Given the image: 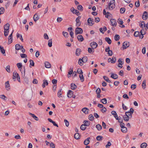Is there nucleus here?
Listing matches in <instances>:
<instances>
[{
	"label": "nucleus",
	"mask_w": 148,
	"mask_h": 148,
	"mask_svg": "<svg viewBox=\"0 0 148 148\" xmlns=\"http://www.w3.org/2000/svg\"><path fill=\"white\" fill-rule=\"evenodd\" d=\"M115 7V1L114 0H111L110 2L108 4V8L106 9H108L109 10H112Z\"/></svg>",
	"instance_id": "obj_1"
},
{
	"label": "nucleus",
	"mask_w": 148,
	"mask_h": 148,
	"mask_svg": "<svg viewBox=\"0 0 148 148\" xmlns=\"http://www.w3.org/2000/svg\"><path fill=\"white\" fill-rule=\"evenodd\" d=\"M83 32L82 29L80 28L77 27L75 30V34L77 35L78 34H81Z\"/></svg>",
	"instance_id": "obj_2"
},
{
	"label": "nucleus",
	"mask_w": 148,
	"mask_h": 148,
	"mask_svg": "<svg viewBox=\"0 0 148 148\" xmlns=\"http://www.w3.org/2000/svg\"><path fill=\"white\" fill-rule=\"evenodd\" d=\"M81 18V16H79L76 19V26L77 27L80 26L81 23L80 21V19Z\"/></svg>",
	"instance_id": "obj_3"
},
{
	"label": "nucleus",
	"mask_w": 148,
	"mask_h": 148,
	"mask_svg": "<svg viewBox=\"0 0 148 148\" xmlns=\"http://www.w3.org/2000/svg\"><path fill=\"white\" fill-rule=\"evenodd\" d=\"M129 46L130 44L129 42H125L123 43L122 48L123 49H125L128 47Z\"/></svg>",
	"instance_id": "obj_4"
},
{
	"label": "nucleus",
	"mask_w": 148,
	"mask_h": 148,
	"mask_svg": "<svg viewBox=\"0 0 148 148\" xmlns=\"http://www.w3.org/2000/svg\"><path fill=\"white\" fill-rule=\"evenodd\" d=\"M130 113L129 112H125V115L124 116H123V119L124 120L126 121H129V117L128 115L127 114Z\"/></svg>",
	"instance_id": "obj_5"
},
{
	"label": "nucleus",
	"mask_w": 148,
	"mask_h": 148,
	"mask_svg": "<svg viewBox=\"0 0 148 148\" xmlns=\"http://www.w3.org/2000/svg\"><path fill=\"white\" fill-rule=\"evenodd\" d=\"M88 22L90 26H92L94 23L93 20L91 18H89L88 19Z\"/></svg>",
	"instance_id": "obj_6"
},
{
	"label": "nucleus",
	"mask_w": 148,
	"mask_h": 148,
	"mask_svg": "<svg viewBox=\"0 0 148 148\" xmlns=\"http://www.w3.org/2000/svg\"><path fill=\"white\" fill-rule=\"evenodd\" d=\"M5 86L6 89L7 90H9L10 89V86L8 81H7L5 82Z\"/></svg>",
	"instance_id": "obj_7"
},
{
	"label": "nucleus",
	"mask_w": 148,
	"mask_h": 148,
	"mask_svg": "<svg viewBox=\"0 0 148 148\" xmlns=\"http://www.w3.org/2000/svg\"><path fill=\"white\" fill-rule=\"evenodd\" d=\"M148 18V14L147 12L146 11L144 12L142 16V18L144 20H146Z\"/></svg>",
	"instance_id": "obj_8"
},
{
	"label": "nucleus",
	"mask_w": 148,
	"mask_h": 148,
	"mask_svg": "<svg viewBox=\"0 0 148 148\" xmlns=\"http://www.w3.org/2000/svg\"><path fill=\"white\" fill-rule=\"evenodd\" d=\"M112 25L113 26H116V22L115 19H111L110 20Z\"/></svg>",
	"instance_id": "obj_9"
},
{
	"label": "nucleus",
	"mask_w": 148,
	"mask_h": 148,
	"mask_svg": "<svg viewBox=\"0 0 148 148\" xmlns=\"http://www.w3.org/2000/svg\"><path fill=\"white\" fill-rule=\"evenodd\" d=\"M73 92L71 90H69L67 92V96L68 97L71 98L73 96Z\"/></svg>",
	"instance_id": "obj_10"
},
{
	"label": "nucleus",
	"mask_w": 148,
	"mask_h": 148,
	"mask_svg": "<svg viewBox=\"0 0 148 148\" xmlns=\"http://www.w3.org/2000/svg\"><path fill=\"white\" fill-rule=\"evenodd\" d=\"M97 44L95 42H92L90 44V46L95 49L97 47Z\"/></svg>",
	"instance_id": "obj_11"
},
{
	"label": "nucleus",
	"mask_w": 148,
	"mask_h": 148,
	"mask_svg": "<svg viewBox=\"0 0 148 148\" xmlns=\"http://www.w3.org/2000/svg\"><path fill=\"white\" fill-rule=\"evenodd\" d=\"M82 111L85 114H87L88 113L89 110L86 108H84L82 109Z\"/></svg>",
	"instance_id": "obj_12"
},
{
	"label": "nucleus",
	"mask_w": 148,
	"mask_h": 148,
	"mask_svg": "<svg viewBox=\"0 0 148 148\" xmlns=\"http://www.w3.org/2000/svg\"><path fill=\"white\" fill-rule=\"evenodd\" d=\"M78 40L79 42H82L84 40L83 36L81 35H79L77 36Z\"/></svg>",
	"instance_id": "obj_13"
},
{
	"label": "nucleus",
	"mask_w": 148,
	"mask_h": 148,
	"mask_svg": "<svg viewBox=\"0 0 148 148\" xmlns=\"http://www.w3.org/2000/svg\"><path fill=\"white\" fill-rule=\"evenodd\" d=\"M10 27V24L8 23H6L4 26V29L5 31H8Z\"/></svg>",
	"instance_id": "obj_14"
},
{
	"label": "nucleus",
	"mask_w": 148,
	"mask_h": 148,
	"mask_svg": "<svg viewBox=\"0 0 148 148\" xmlns=\"http://www.w3.org/2000/svg\"><path fill=\"white\" fill-rule=\"evenodd\" d=\"M33 18L34 20L35 21V22H36L38 20L39 18V16H38L37 13H36L34 15Z\"/></svg>",
	"instance_id": "obj_15"
},
{
	"label": "nucleus",
	"mask_w": 148,
	"mask_h": 148,
	"mask_svg": "<svg viewBox=\"0 0 148 148\" xmlns=\"http://www.w3.org/2000/svg\"><path fill=\"white\" fill-rule=\"evenodd\" d=\"M45 67L48 68H49L51 67V64L47 62H46L45 63Z\"/></svg>",
	"instance_id": "obj_16"
},
{
	"label": "nucleus",
	"mask_w": 148,
	"mask_h": 148,
	"mask_svg": "<svg viewBox=\"0 0 148 148\" xmlns=\"http://www.w3.org/2000/svg\"><path fill=\"white\" fill-rule=\"evenodd\" d=\"M48 82L47 80H43V83L42 85V86L43 88H44L45 87V85H48Z\"/></svg>",
	"instance_id": "obj_17"
},
{
	"label": "nucleus",
	"mask_w": 148,
	"mask_h": 148,
	"mask_svg": "<svg viewBox=\"0 0 148 148\" xmlns=\"http://www.w3.org/2000/svg\"><path fill=\"white\" fill-rule=\"evenodd\" d=\"M81 53V49H77L75 52V54L77 56L79 55Z\"/></svg>",
	"instance_id": "obj_18"
},
{
	"label": "nucleus",
	"mask_w": 148,
	"mask_h": 148,
	"mask_svg": "<svg viewBox=\"0 0 148 148\" xmlns=\"http://www.w3.org/2000/svg\"><path fill=\"white\" fill-rule=\"evenodd\" d=\"M90 139V137H88L86 139L84 142V144L85 145H87L89 144L90 142L89 140Z\"/></svg>",
	"instance_id": "obj_19"
},
{
	"label": "nucleus",
	"mask_w": 148,
	"mask_h": 148,
	"mask_svg": "<svg viewBox=\"0 0 148 148\" xmlns=\"http://www.w3.org/2000/svg\"><path fill=\"white\" fill-rule=\"evenodd\" d=\"M62 89H60L58 91L57 95L59 97H62Z\"/></svg>",
	"instance_id": "obj_20"
},
{
	"label": "nucleus",
	"mask_w": 148,
	"mask_h": 148,
	"mask_svg": "<svg viewBox=\"0 0 148 148\" xmlns=\"http://www.w3.org/2000/svg\"><path fill=\"white\" fill-rule=\"evenodd\" d=\"M83 123L84 125L86 126H88L90 125V122L89 121L85 120L84 121Z\"/></svg>",
	"instance_id": "obj_21"
},
{
	"label": "nucleus",
	"mask_w": 148,
	"mask_h": 148,
	"mask_svg": "<svg viewBox=\"0 0 148 148\" xmlns=\"http://www.w3.org/2000/svg\"><path fill=\"white\" fill-rule=\"evenodd\" d=\"M29 115H31L35 120L36 121H38V118L34 114H32L31 113H29Z\"/></svg>",
	"instance_id": "obj_22"
},
{
	"label": "nucleus",
	"mask_w": 148,
	"mask_h": 148,
	"mask_svg": "<svg viewBox=\"0 0 148 148\" xmlns=\"http://www.w3.org/2000/svg\"><path fill=\"white\" fill-rule=\"evenodd\" d=\"M22 46H20L19 44H17L15 45V49L17 50H18L21 49Z\"/></svg>",
	"instance_id": "obj_23"
},
{
	"label": "nucleus",
	"mask_w": 148,
	"mask_h": 148,
	"mask_svg": "<svg viewBox=\"0 0 148 148\" xmlns=\"http://www.w3.org/2000/svg\"><path fill=\"white\" fill-rule=\"evenodd\" d=\"M17 74L18 75V74L17 73L16 71H14V72L13 75V79H15L17 78Z\"/></svg>",
	"instance_id": "obj_24"
},
{
	"label": "nucleus",
	"mask_w": 148,
	"mask_h": 148,
	"mask_svg": "<svg viewBox=\"0 0 148 148\" xmlns=\"http://www.w3.org/2000/svg\"><path fill=\"white\" fill-rule=\"evenodd\" d=\"M94 48L93 47L92 48H88V52L90 53H92L94 51Z\"/></svg>",
	"instance_id": "obj_25"
},
{
	"label": "nucleus",
	"mask_w": 148,
	"mask_h": 148,
	"mask_svg": "<svg viewBox=\"0 0 148 148\" xmlns=\"http://www.w3.org/2000/svg\"><path fill=\"white\" fill-rule=\"evenodd\" d=\"M74 138L76 139H79V133H76L74 135Z\"/></svg>",
	"instance_id": "obj_26"
},
{
	"label": "nucleus",
	"mask_w": 148,
	"mask_h": 148,
	"mask_svg": "<svg viewBox=\"0 0 148 148\" xmlns=\"http://www.w3.org/2000/svg\"><path fill=\"white\" fill-rule=\"evenodd\" d=\"M111 77L114 79H116L118 78V76L116 74H114L112 73L111 76Z\"/></svg>",
	"instance_id": "obj_27"
},
{
	"label": "nucleus",
	"mask_w": 148,
	"mask_h": 148,
	"mask_svg": "<svg viewBox=\"0 0 148 148\" xmlns=\"http://www.w3.org/2000/svg\"><path fill=\"white\" fill-rule=\"evenodd\" d=\"M105 40L107 42L108 44H111L112 41L111 39L109 38L106 37L105 38Z\"/></svg>",
	"instance_id": "obj_28"
},
{
	"label": "nucleus",
	"mask_w": 148,
	"mask_h": 148,
	"mask_svg": "<svg viewBox=\"0 0 148 148\" xmlns=\"http://www.w3.org/2000/svg\"><path fill=\"white\" fill-rule=\"evenodd\" d=\"M16 65L18 67V68L21 71V70L22 69V65L21 63H18L16 64Z\"/></svg>",
	"instance_id": "obj_29"
},
{
	"label": "nucleus",
	"mask_w": 148,
	"mask_h": 148,
	"mask_svg": "<svg viewBox=\"0 0 148 148\" xmlns=\"http://www.w3.org/2000/svg\"><path fill=\"white\" fill-rule=\"evenodd\" d=\"M79 77L80 78V80L81 81V82H83L84 81V77L83 75V73H81L79 74Z\"/></svg>",
	"instance_id": "obj_30"
},
{
	"label": "nucleus",
	"mask_w": 148,
	"mask_h": 148,
	"mask_svg": "<svg viewBox=\"0 0 148 148\" xmlns=\"http://www.w3.org/2000/svg\"><path fill=\"white\" fill-rule=\"evenodd\" d=\"M82 62L83 63H85L87 61L88 58L87 57L85 56L82 59Z\"/></svg>",
	"instance_id": "obj_31"
},
{
	"label": "nucleus",
	"mask_w": 148,
	"mask_h": 148,
	"mask_svg": "<svg viewBox=\"0 0 148 148\" xmlns=\"http://www.w3.org/2000/svg\"><path fill=\"white\" fill-rule=\"evenodd\" d=\"M120 38V37L118 35L116 34L115 35L114 37V39L115 41H118L119 40Z\"/></svg>",
	"instance_id": "obj_32"
},
{
	"label": "nucleus",
	"mask_w": 148,
	"mask_h": 148,
	"mask_svg": "<svg viewBox=\"0 0 148 148\" xmlns=\"http://www.w3.org/2000/svg\"><path fill=\"white\" fill-rule=\"evenodd\" d=\"M71 89L73 90H75L77 87L73 83H72L71 84Z\"/></svg>",
	"instance_id": "obj_33"
},
{
	"label": "nucleus",
	"mask_w": 148,
	"mask_h": 148,
	"mask_svg": "<svg viewBox=\"0 0 148 148\" xmlns=\"http://www.w3.org/2000/svg\"><path fill=\"white\" fill-rule=\"evenodd\" d=\"M103 78L104 80L107 82H108V83H110L111 82L110 80L106 76H103Z\"/></svg>",
	"instance_id": "obj_34"
},
{
	"label": "nucleus",
	"mask_w": 148,
	"mask_h": 148,
	"mask_svg": "<svg viewBox=\"0 0 148 148\" xmlns=\"http://www.w3.org/2000/svg\"><path fill=\"white\" fill-rule=\"evenodd\" d=\"M0 49L1 50V53L2 54H4L5 53V50L4 49L3 47H1L0 45Z\"/></svg>",
	"instance_id": "obj_35"
},
{
	"label": "nucleus",
	"mask_w": 148,
	"mask_h": 148,
	"mask_svg": "<svg viewBox=\"0 0 148 148\" xmlns=\"http://www.w3.org/2000/svg\"><path fill=\"white\" fill-rule=\"evenodd\" d=\"M30 62V67H31V66H34V61L32 60H30L29 61Z\"/></svg>",
	"instance_id": "obj_36"
},
{
	"label": "nucleus",
	"mask_w": 148,
	"mask_h": 148,
	"mask_svg": "<svg viewBox=\"0 0 148 148\" xmlns=\"http://www.w3.org/2000/svg\"><path fill=\"white\" fill-rule=\"evenodd\" d=\"M5 10L3 7L0 8V15L4 13Z\"/></svg>",
	"instance_id": "obj_37"
},
{
	"label": "nucleus",
	"mask_w": 148,
	"mask_h": 148,
	"mask_svg": "<svg viewBox=\"0 0 148 148\" xmlns=\"http://www.w3.org/2000/svg\"><path fill=\"white\" fill-rule=\"evenodd\" d=\"M146 81L145 80H144L142 83V86L143 88L145 89L146 88Z\"/></svg>",
	"instance_id": "obj_38"
},
{
	"label": "nucleus",
	"mask_w": 148,
	"mask_h": 148,
	"mask_svg": "<svg viewBox=\"0 0 148 148\" xmlns=\"http://www.w3.org/2000/svg\"><path fill=\"white\" fill-rule=\"evenodd\" d=\"M121 130L122 132L123 133H126L127 131V129L126 127H124L121 128Z\"/></svg>",
	"instance_id": "obj_39"
},
{
	"label": "nucleus",
	"mask_w": 148,
	"mask_h": 148,
	"mask_svg": "<svg viewBox=\"0 0 148 148\" xmlns=\"http://www.w3.org/2000/svg\"><path fill=\"white\" fill-rule=\"evenodd\" d=\"M103 14L104 15H106V17L108 18V14H110V13L108 12H106L105 9H104L103 10Z\"/></svg>",
	"instance_id": "obj_40"
},
{
	"label": "nucleus",
	"mask_w": 148,
	"mask_h": 148,
	"mask_svg": "<svg viewBox=\"0 0 148 148\" xmlns=\"http://www.w3.org/2000/svg\"><path fill=\"white\" fill-rule=\"evenodd\" d=\"M96 128L99 130H100L102 128V126L99 124H98L96 125Z\"/></svg>",
	"instance_id": "obj_41"
},
{
	"label": "nucleus",
	"mask_w": 148,
	"mask_h": 148,
	"mask_svg": "<svg viewBox=\"0 0 148 148\" xmlns=\"http://www.w3.org/2000/svg\"><path fill=\"white\" fill-rule=\"evenodd\" d=\"M48 45L49 47H51L52 46V39H51L49 40L48 41Z\"/></svg>",
	"instance_id": "obj_42"
},
{
	"label": "nucleus",
	"mask_w": 148,
	"mask_h": 148,
	"mask_svg": "<svg viewBox=\"0 0 148 148\" xmlns=\"http://www.w3.org/2000/svg\"><path fill=\"white\" fill-rule=\"evenodd\" d=\"M147 145V144L145 143H142L140 147L142 148H145Z\"/></svg>",
	"instance_id": "obj_43"
},
{
	"label": "nucleus",
	"mask_w": 148,
	"mask_h": 148,
	"mask_svg": "<svg viewBox=\"0 0 148 148\" xmlns=\"http://www.w3.org/2000/svg\"><path fill=\"white\" fill-rule=\"evenodd\" d=\"M103 137L102 136H98L96 137V139L98 141H101L102 140Z\"/></svg>",
	"instance_id": "obj_44"
},
{
	"label": "nucleus",
	"mask_w": 148,
	"mask_h": 148,
	"mask_svg": "<svg viewBox=\"0 0 148 148\" xmlns=\"http://www.w3.org/2000/svg\"><path fill=\"white\" fill-rule=\"evenodd\" d=\"M8 44L9 45L12 42V38H11L10 37L9 38V37H8Z\"/></svg>",
	"instance_id": "obj_45"
},
{
	"label": "nucleus",
	"mask_w": 148,
	"mask_h": 148,
	"mask_svg": "<svg viewBox=\"0 0 148 148\" xmlns=\"http://www.w3.org/2000/svg\"><path fill=\"white\" fill-rule=\"evenodd\" d=\"M80 129L82 130H84L86 129V127L84 124H82L80 127Z\"/></svg>",
	"instance_id": "obj_46"
},
{
	"label": "nucleus",
	"mask_w": 148,
	"mask_h": 148,
	"mask_svg": "<svg viewBox=\"0 0 148 148\" xmlns=\"http://www.w3.org/2000/svg\"><path fill=\"white\" fill-rule=\"evenodd\" d=\"M111 59L112 60L111 63H114L116 62V57H115L114 56H113L112 57V59Z\"/></svg>",
	"instance_id": "obj_47"
},
{
	"label": "nucleus",
	"mask_w": 148,
	"mask_h": 148,
	"mask_svg": "<svg viewBox=\"0 0 148 148\" xmlns=\"http://www.w3.org/2000/svg\"><path fill=\"white\" fill-rule=\"evenodd\" d=\"M101 101L103 103L105 104L107 103V100L106 99L103 98L101 100Z\"/></svg>",
	"instance_id": "obj_48"
},
{
	"label": "nucleus",
	"mask_w": 148,
	"mask_h": 148,
	"mask_svg": "<svg viewBox=\"0 0 148 148\" xmlns=\"http://www.w3.org/2000/svg\"><path fill=\"white\" fill-rule=\"evenodd\" d=\"M62 34L63 36L65 37H67L68 36V34L66 32H62Z\"/></svg>",
	"instance_id": "obj_49"
},
{
	"label": "nucleus",
	"mask_w": 148,
	"mask_h": 148,
	"mask_svg": "<svg viewBox=\"0 0 148 148\" xmlns=\"http://www.w3.org/2000/svg\"><path fill=\"white\" fill-rule=\"evenodd\" d=\"M140 26L142 28H144L145 27V24L144 22H142L140 24Z\"/></svg>",
	"instance_id": "obj_50"
},
{
	"label": "nucleus",
	"mask_w": 148,
	"mask_h": 148,
	"mask_svg": "<svg viewBox=\"0 0 148 148\" xmlns=\"http://www.w3.org/2000/svg\"><path fill=\"white\" fill-rule=\"evenodd\" d=\"M0 98L2 99H3L5 100H6L7 99V97L4 95H0Z\"/></svg>",
	"instance_id": "obj_51"
},
{
	"label": "nucleus",
	"mask_w": 148,
	"mask_h": 148,
	"mask_svg": "<svg viewBox=\"0 0 148 148\" xmlns=\"http://www.w3.org/2000/svg\"><path fill=\"white\" fill-rule=\"evenodd\" d=\"M64 122L65 123L66 126V127H68L69 125V122L67 120L64 119Z\"/></svg>",
	"instance_id": "obj_52"
},
{
	"label": "nucleus",
	"mask_w": 148,
	"mask_h": 148,
	"mask_svg": "<svg viewBox=\"0 0 148 148\" xmlns=\"http://www.w3.org/2000/svg\"><path fill=\"white\" fill-rule=\"evenodd\" d=\"M94 117L92 114H90L89 116V119L90 121H92L93 120Z\"/></svg>",
	"instance_id": "obj_53"
},
{
	"label": "nucleus",
	"mask_w": 148,
	"mask_h": 148,
	"mask_svg": "<svg viewBox=\"0 0 148 148\" xmlns=\"http://www.w3.org/2000/svg\"><path fill=\"white\" fill-rule=\"evenodd\" d=\"M25 68H24V69L23 71H21L22 76L23 77H25Z\"/></svg>",
	"instance_id": "obj_54"
},
{
	"label": "nucleus",
	"mask_w": 148,
	"mask_h": 148,
	"mask_svg": "<svg viewBox=\"0 0 148 148\" xmlns=\"http://www.w3.org/2000/svg\"><path fill=\"white\" fill-rule=\"evenodd\" d=\"M77 9L81 11H82L83 10V7L81 5H79L77 7Z\"/></svg>",
	"instance_id": "obj_55"
},
{
	"label": "nucleus",
	"mask_w": 148,
	"mask_h": 148,
	"mask_svg": "<svg viewBox=\"0 0 148 148\" xmlns=\"http://www.w3.org/2000/svg\"><path fill=\"white\" fill-rule=\"evenodd\" d=\"M118 62H119V64L122 65L123 64V61H122V60L120 58L118 60Z\"/></svg>",
	"instance_id": "obj_56"
},
{
	"label": "nucleus",
	"mask_w": 148,
	"mask_h": 148,
	"mask_svg": "<svg viewBox=\"0 0 148 148\" xmlns=\"http://www.w3.org/2000/svg\"><path fill=\"white\" fill-rule=\"evenodd\" d=\"M77 72L79 73L80 74L81 73H83V72L82 71V70L80 68L78 69L77 70Z\"/></svg>",
	"instance_id": "obj_57"
},
{
	"label": "nucleus",
	"mask_w": 148,
	"mask_h": 148,
	"mask_svg": "<svg viewBox=\"0 0 148 148\" xmlns=\"http://www.w3.org/2000/svg\"><path fill=\"white\" fill-rule=\"evenodd\" d=\"M125 8H121L120 9V10L121 13H123L125 11Z\"/></svg>",
	"instance_id": "obj_58"
},
{
	"label": "nucleus",
	"mask_w": 148,
	"mask_h": 148,
	"mask_svg": "<svg viewBox=\"0 0 148 148\" xmlns=\"http://www.w3.org/2000/svg\"><path fill=\"white\" fill-rule=\"evenodd\" d=\"M6 69L8 72L10 73V66L9 65L7 66L6 67Z\"/></svg>",
	"instance_id": "obj_59"
},
{
	"label": "nucleus",
	"mask_w": 148,
	"mask_h": 148,
	"mask_svg": "<svg viewBox=\"0 0 148 148\" xmlns=\"http://www.w3.org/2000/svg\"><path fill=\"white\" fill-rule=\"evenodd\" d=\"M117 22L120 25H122L123 23V22L122 20L120 18L118 19Z\"/></svg>",
	"instance_id": "obj_60"
},
{
	"label": "nucleus",
	"mask_w": 148,
	"mask_h": 148,
	"mask_svg": "<svg viewBox=\"0 0 148 148\" xmlns=\"http://www.w3.org/2000/svg\"><path fill=\"white\" fill-rule=\"evenodd\" d=\"M139 35V32H135L134 34V35L135 37H138Z\"/></svg>",
	"instance_id": "obj_61"
},
{
	"label": "nucleus",
	"mask_w": 148,
	"mask_h": 148,
	"mask_svg": "<svg viewBox=\"0 0 148 148\" xmlns=\"http://www.w3.org/2000/svg\"><path fill=\"white\" fill-rule=\"evenodd\" d=\"M111 145V143L110 142H108V144L106 145V148H109V147Z\"/></svg>",
	"instance_id": "obj_62"
},
{
	"label": "nucleus",
	"mask_w": 148,
	"mask_h": 148,
	"mask_svg": "<svg viewBox=\"0 0 148 148\" xmlns=\"http://www.w3.org/2000/svg\"><path fill=\"white\" fill-rule=\"evenodd\" d=\"M136 85L135 84H133L131 85V88L132 89L134 90L136 88Z\"/></svg>",
	"instance_id": "obj_63"
},
{
	"label": "nucleus",
	"mask_w": 148,
	"mask_h": 148,
	"mask_svg": "<svg viewBox=\"0 0 148 148\" xmlns=\"http://www.w3.org/2000/svg\"><path fill=\"white\" fill-rule=\"evenodd\" d=\"M50 147L52 148H55V145L53 143L51 142L50 143Z\"/></svg>",
	"instance_id": "obj_64"
}]
</instances>
